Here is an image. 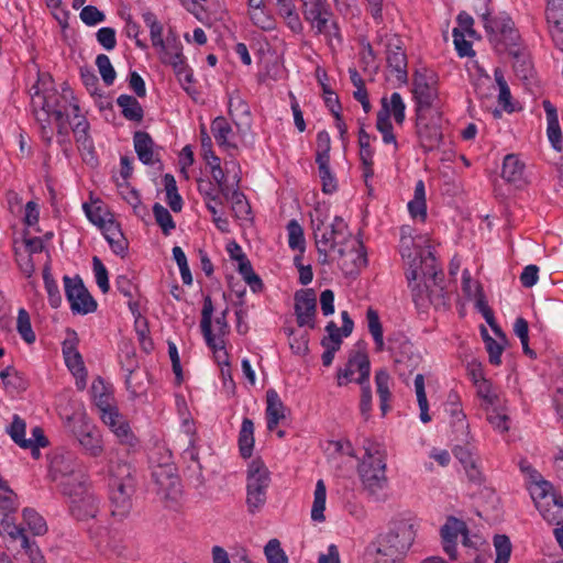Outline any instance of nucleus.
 <instances>
[{
  "mask_svg": "<svg viewBox=\"0 0 563 563\" xmlns=\"http://www.w3.org/2000/svg\"><path fill=\"white\" fill-rule=\"evenodd\" d=\"M365 454L358 464V475L367 495L376 501L385 500L384 490L388 486L386 454L378 443L366 440Z\"/></svg>",
  "mask_w": 563,
  "mask_h": 563,
  "instance_id": "1",
  "label": "nucleus"
},
{
  "mask_svg": "<svg viewBox=\"0 0 563 563\" xmlns=\"http://www.w3.org/2000/svg\"><path fill=\"white\" fill-rule=\"evenodd\" d=\"M34 92L31 96L33 112L37 122H48L53 117L55 120H60L62 115H67L68 109L71 108L73 115L79 117V106L75 102L71 89L64 85L62 91L55 89L41 90L38 82L32 87Z\"/></svg>",
  "mask_w": 563,
  "mask_h": 563,
  "instance_id": "2",
  "label": "nucleus"
},
{
  "mask_svg": "<svg viewBox=\"0 0 563 563\" xmlns=\"http://www.w3.org/2000/svg\"><path fill=\"white\" fill-rule=\"evenodd\" d=\"M111 516L118 520L125 519L132 509V495L135 481L128 464L113 467L110 477Z\"/></svg>",
  "mask_w": 563,
  "mask_h": 563,
  "instance_id": "3",
  "label": "nucleus"
},
{
  "mask_svg": "<svg viewBox=\"0 0 563 563\" xmlns=\"http://www.w3.org/2000/svg\"><path fill=\"white\" fill-rule=\"evenodd\" d=\"M271 481V472L262 460L255 459L249 464L246 471V506L250 514L258 512L266 504Z\"/></svg>",
  "mask_w": 563,
  "mask_h": 563,
  "instance_id": "4",
  "label": "nucleus"
},
{
  "mask_svg": "<svg viewBox=\"0 0 563 563\" xmlns=\"http://www.w3.org/2000/svg\"><path fill=\"white\" fill-rule=\"evenodd\" d=\"M420 276L432 280L433 285L438 288L427 294L428 300L434 307L445 306V295L443 288L437 283V267L435 257L431 251L419 250L415 258L410 262L409 272L407 273L408 280H416Z\"/></svg>",
  "mask_w": 563,
  "mask_h": 563,
  "instance_id": "5",
  "label": "nucleus"
},
{
  "mask_svg": "<svg viewBox=\"0 0 563 563\" xmlns=\"http://www.w3.org/2000/svg\"><path fill=\"white\" fill-rule=\"evenodd\" d=\"M317 251L338 250L351 234L346 222L339 216L330 224L318 217L311 220Z\"/></svg>",
  "mask_w": 563,
  "mask_h": 563,
  "instance_id": "6",
  "label": "nucleus"
},
{
  "mask_svg": "<svg viewBox=\"0 0 563 563\" xmlns=\"http://www.w3.org/2000/svg\"><path fill=\"white\" fill-rule=\"evenodd\" d=\"M377 539L382 541L386 548L406 558L415 542L416 529L409 520H396L390 522L387 531L379 533Z\"/></svg>",
  "mask_w": 563,
  "mask_h": 563,
  "instance_id": "7",
  "label": "nucleus"
},
{
  "mask_svg": "<svg viewBox=\"0 0 563 563\" xmlns=\"http://www.w3.org/2000/svg\"><path fill=\"white\" fill-rule=\"evenodd\" d=\"M155 48L161 62L173 67L180 82L190 84L192 81V73L186 64L183 45L175 34L169 33L163 42V46H156Z\"/></svg>",
  "mask_w": 563,
  "mask_h": 563,
  "instance_id": "8",
  "label": "nucleus"
},
{
  "mask_svg": "<svg viewBox=\"0 0 563 563\" xmlns=\"http://www.w3.org/2000/svg\"><path fill=\"white\" fill-rule=\"evenodd\" d=\"M338 249V254L332 258L345 274H354L367 264L366 252L363 243L350 235Z\"/></svg>",
  "mask_w": 563,
  "mask_h": 563,
  "instance_id": "9",
  "label": "nucleus"
},
{
  "mask_svg": "<svg viewBox=\"0 0 563 563\" xmlns=\"http://www.w3.org/2000/svg\"><path fill=\"white\" fill-rule=\"evenodd\" d=\"M69 483L65 485V496L69 499V510L77 520H89L97 517L100 511L99 499L92 492L85 495L82 486L78 490L70 489Z\"/></svg>",
  "mask_w": 563,
  "mask_h": 563,
  "instance_id": "10",
  "label": "nucleus"
},
{
  "mask_svg": "<svg viewBox=\"0 0 563 563\" xmlns=\"http://www.w3.org/2000/svg\"><path fill=\"white\" fill-rule=\"evenodd\" d=\"M416 115L417 135L421 146L424 151H432L439 147L442 141L439 111L417 112Z\"/></svg>",
  "mask_w": 563,
  "mask_h": 563,
  "instance_id": "11",
  "label": "nucleus"
},
{
  "mask_svg": "<svg viewBox=\"0 0 563 563\" xmlns=\"http://www.w3.org/2000/svg\"><path fill=\"white\" fill-rule=\"evenodd\" d=\"M65 294L74 313L87 314L97 309V302L79 276H64Z\"/></svg>",
  "mask_w": 563,
  "mask_h": 563,
  "instance_id": "12",
  "label": "nucleus"
},
{
  "mask_svg": "<svg viewBox=\"0 0 563 563\" xmlns=\"http://www.w3.org/2000/svg\"><path fill=\"white\" fill-rule=\"evenodd\" d=\"M68 424L73 435L88 455L99 456L102 453L101 435L93 426L81 418H68Z\"/></svg>",
  "mask_w": 563,
  "mask_h": 563,
  "instance_id": "13",
  "label": "nucleus"
},
{
  "mask_svg": "<svg viewBox=\"0 0 563 563\" xmlns=\"http://www.w3.org/2000/svg\"><path fill=\"white\" fill-rule=\"evenodd\" d=\"M212 313L213 303L210 296H207L203 300V307L201 311V332L207 345L213 351L218 364L229 366L228 353L224 349V340L221 336L213 335L212 333Z\"/></svg>",
  "mask_w": 563,
  "mask_h": 563,
  "instance_id": "14",
  "label": "nucleus"
},
{
  "mask_svg": "<svg viewBox=\"0 0 563 563\" xmlns=\"http://www.w3.org/2000/svg\"><path fill=\"white\" fill-rule=\"evenodd\" d=\"M355 371L360 376L355 379L358 385L368 383L371 374V362L364 351H353L344 367L339 368L336 373V382L339 386H345L352 382Z\"/></svg>",
  "mask_w": 563,
  "mask_h": 563,
  "instance_id": "15",
  "label": "nucleus"
},
{
  "mask_svg": "<svg viewBox=\"0 0 563 563\" xmlns=\"http://www.w3.org/2000/svg\"><path fill=\"white\" fill-rule=\"evenodd\" d=\"M412 92L416 100V113L437 110L433 108V102L438 97V92L432 82V76L427 71H416Z\"/></svg>",
  "mask_w": 563,
  "mask_h": 563,
  "instance_id": "16",
  "label": "nucleus"
},
{
  "mask_svg": "<svg viewBox=\"0 0 563 563\" xmlns=\"http://www.w3.org/2000/svg\"><path fill=\"white\" fill-rule=\"evenodd\" d=\"M317 298L313 289H300L295 294V313L299 327L314 328Z\"/></svg>",
  "mask_w": 563,
  "mask_h": 563,
  "instance_id": "17",
  "label": "nucleus"
},
{
  "mask_svg": "<svg viewBox=\"0 0 563 563\" xmlns=\"http://www.w3.org/2000/svg\"><path fill=\"white\" fill-rule=\"evenodd\" d=\"M484 27L493 37L501 36L506 47L517 46L519 35L515 30V24L509 16L490 18L489 13L483 14Z\"/></svg>",
  "mask_w": 563,
  "mask_h": 563,
  "instance_id": "18",
  "label": "nucleus"
},
{
  "mask_svg": "<svg viewBox=\"0 0 563 563\" xmlns=\"http://www.w3.org/2000/svg\"><path fill=\"white\" fill-rule=\"evenodd\" d=\"M386 60L388 68L395 75L396 79L406 84L408 80L407 55L400 45V40L393 36L386 45Z\"/></svg>",
  "mask_w": 563,
  "mask_h": 563,
  "instance_id": "19",
  "label": "nucleus"
},
{
  "mask_svg": "<svg viewBox=\"0 0 563 563\" xmlns=\"http://www.w3.org/2000/svg\"><path fill=\"white\" fill-rule=\"evenodd\" d=\"M198 190L205 197L207 209L212 214L216 227L221 232H229V221L218 210V206L222 205V201L214 184L210 180L198 179Z\"/></svg>",
  "mask_w": 563,
  "mask_h": 563,
  "instance_id": "20",
  "label": "nucleus"
},
{
  "mask_svg": "<svg viewBox=\"0 0 563 563\" xmlns=\"http://www.w3.org/2000/svg\"><path fill=\"white\" fill-rule=\"evenodd\" d=\"M100 419L117 435L120 442L132 445L134 435L124 417L119 412L117 405L99 412Z\"/></svg>",
  "mask_w": 563,
  "mask_h": 563,
  "instance_id": "21",
  "label": "nucleus"
},
{
  "mask_svg": "<svg viewBox=\"0 0 563 563\" xmlns=\"http://www.w3.org/2000/svg\"><path fill=\"white\" fill-rule=\"evenodd\" d=\"M467 531L466 523L456 517H448L445 523L440 530L443 551L449 555L450 560L457 559V538L462 532Z\"/></svg>",
  "mask_w": 563,
  "mask_h": 563,
  "instance_id": "22",
  "label": "nucleus"
},
{
  "mask_svg": "<svg viewBox=\"0 0 563 563\" xmlns=\"http://www.w3.org/2000/svg\"><path fill=\"white\" fill-rule=\"evenodd\" d=\"M15 499V494L0 496V534H7L10 538L21 534L22 529L13 520V514L18 508Z\"/></svg>",
  "mask_w": 563,
  "mask_h": 563,
  "instance_id": "23",
  "label": "nucleus"
},
{
  "mask_svg": "<svg viewBox=\"0 0 563 563\" xmlns=\"http://www.w3.org/2000/svg\"><path fill=\"white\" fill-rule=\"evenodd\" d=\"M78 338L75 331L63 342V354L67 367L75 376H85L86 368L80 353L77 350Z\"/></svg>",
  "mask_w": 563,
  "mask_h": 563,
  "instance_id": "24",
  "label": "nucleus"
},
{
  "mask_svg": "<svg viewBox=\"0 0 563 563\" xmlns=\"http://www.w3.org/2000/svg\"><path fill=\"white\" fill-rule=\"evenodd\" d=\"M364 559L366 563H402L405 560L398 552L386 548L377 538L366 547Z\"/></svg>",
  "mask_w": 563,
  "mask_h": 563,
  "instance_id": "25",
  "label": "nucleus"
},
{
  "mask_svg": "<svg viewBox=\"0 0 563 563\" xmlns=\"http://www.w3.org/2000/svg\"><path fill=\"white\" fill-rule=\"evenodd\" d=\"M543 109L547 115V135L552 145V147L556 152H562L563 150V137L562 131L559 123L558 110L554 104L551 103L550 100L542 101Z\"/></svg>",
  "mask_w": 563,
  "mask_h": 563,
  "instance_id": "26",
  "label": "nucleus"
},
{
  "mask_svg": "<svg viewBox=\"0 0 563 563\" xmlns=\"http://www.w3.org/2000/svg\"><path fill=\"white\" fill-rule=\"evenodd\" d=\"M388 351L391 353L396 365H406V368L411 372L415 367V360L409 355L412 350V344L404 338H388Z\"/></svg>",
  "mask_w": 563,
  "mask_h": 563,
  "instance_id": "27",
  "label": "nucleus"
},
{
  "mask_svg": "<svg viewBox=\"0 0 563 563\" xmlns=\"http://www.w3.org/2000/svg\"><path fill=\"white\" fill-rule=\"evenodd\" d=\"M266 400L267 429L273 431L279 421L285 419L286 407L275 389L267 390Z\"/></svg>",
  "mask_w": 563,
  "mask_h": 563,
  "instance_id": "28",
  "label": "nucleus"
},
{
  "mask_svg": "<svg viewBox=\"0 0 563 563\" xmlns=\"http://www.w3.org/2000/svg\"><path fill=\"white\" fill-rule=\"evenodd\" d=\"M133 142L137 157L143 164L153 165L155 162H158L154 157V141L147 132H135Z\"/></svg>",
  "mask_w": 563,
  "mask_h": 563,
  "instance_id": "29",
  "label": "nucleus"
},
{
  "mask_svg": "<svg viewBox=\"0 0 563 563\" xmlns=\"http://www.w3.org/2000/svg\"><path fill=\"white\" fill-rule=\"evenodd\" d=\"M0 378L4 388L11 394H20L29 387V382L24 374L13 366H7L0 372Z\"/></svg>",
  "mask_w": 563,
  "mask_h": 563,
  "instance_id": "30",
  "label": "nucleus"
},
{
  "mask_svg": "<svg viewBox=\"0 0 563 563\" xmlns=\"http://www.w3.org/2000/svg\"><path fill=\"white\" fill-rule=\"evenodd\" d=\"M317 34H324L328 37L340 38V32L336 22L333 19L331 10H323V13L316 16L314 20H307Z\"/></svg>",
  "mask_w": 563,
  "mask_h": 563,
  "instance_id": "31",
  "label": "nucleus"
},
{
  "mask_svg": "<svg viewBox=\"0 0 563 563\" xmlns=\"http://www.w3.org/2000/svg\"><path fill=\"white\" fill-rule=\"evenodd\" d=\"M229 114L238 129L250 126L251 110L245 100L240 96H233L229 100Z\"/></svg>",
  "mask_w": 563,
  "mask_h": 563,
  "instance_id": "32",
  "label": "nucleus"
},
{
  "mask_svg": "<svg viewBox=\"0 0 563 563\" xmlns=\"http://www.w3.org/2000/svg\"><path fill=\"white\" fill-rule=\"evenodd\" d=\"M91 393L98 411L107 410V408L115 405L112 391L104 384L101 377H97L91 385Z\"/></svg>",
  "mask_w": 563,
  "mask_h": 563,
  "instance_id": "33",
  "label": "nucleus"
},
{
  "mask_svg": "<svg viewBox=\"0 0 563 563\" xmlns=\"http://www.w3.org/2000/svg\"><path fill=\"white\" fill-rule=\"evenodd\" d=\"M211 132L219 146L236 148V145L231 142L233 131L225 118L217 117L211 123Z\"/></svg>",
  "mask_w": 563,
  "mask_h": 563,
  "instance_id": "34",
  "label": "nucleus"
},
{
  "mask_svg": "<svg viewBox=\"0 0 563 563\" xmlns=\"http://www.w3.org/2000/svg\"><path fill=\"white\" fill-rule=\"evenodd\" d=\"M390 382H391L390 375L386 369L382 368L376 372L375 384H376V390H377V394L379 397L380 410H382L383 415H386V412L389 409L388 402L391 397Z\"/></svg>",
  "mask_w": 563,
  "mask_h": 563,
  "instance_id": "35",
  "label": "nucleus"
},
{
  "mask_svg": "<svg viewBox=\"0 0 563 563\" xmlns=\"http://www.w3.org/2000/svg\"><path fill=\"white\" fill-rule=\"evenodd\" d=\"M118 106L121 108L122 115L135 122H141L144 117V111L136 98L130 95H121L117 99Z\"/></svg>",
  "mask_w": 563,
  "mask_h": 563,
  "instance_id": "36",
  "label": "nucleus"
},
{
  "mask_svg": "<svg viewBox=\"0 0 563 563\" xmlns=\"http://www.w3.org/2000/svg\"><path fill=\"white\" fill-rule=\"evenodd\" d=\"M240 453L247 459L253 453L254 448V423L251 419L244 418L239 434Z\"/></svg>",
  "mask_w": 563,
  "mask_h": 563,
  "instance_id": "37",
  "label": "nucleus"
},
{
  "mask_svg": "<svg viewBox=\"0 0 563 563\" xmlns=\"http://www.w3.org/2000/svg\"><path fill=\"white\" fill-rule=\"evenodd\" d=\"M525 165L515 154H508L504 158L501 177L508 183H518L522 179Z\"/></svg>",
  "mask_w": 563,
  "mask_h": 563,
  "instance_id": "38",
  "label": "nucleus"
},
{
  "mask_svg": "<svg viewBox=\"0 0 563 563\" xmlns=\"http://www.w3.org/2000/svg\"><path fill=\"white\" fill-rule=\"evenodd\" d=\"M54 467L60 473V479L75 476L77 472H85L82 464L73 454L55 457Z\"/></svg>",
  "mask_w": 563,
  "mask_h": 563,
  "instance_id": "39",
  "label": "nucleus"
},
{
  "mask_svg": "<svg viewBox=\"0 0 563 563\" xmlns=\"http://www.w3.org/2000/svg\"><path fill=\"white\" fill-rule=\"evenodd\" d=\"M387 110L388 112V119H390V115L394 117L397 124H402L405 121V110L406 104L398 92H393L390 96V99L387 98L382 99V108L380 110Z\"/></svg>",
  "mask_w": 563,
  "mask_h": 563,
  "instance_id": "40",
  "label": "nucleus"
},
{
  "mask_svg": "<svg viewBox=\"0 0 563 563\" xmlns=\"http://www.w3.org/2000/svg\"><path fill=\"white\" fill-rule=\"evenodd\" d=\"M510 54L514 56V70L516 76L525 81L530 82L533 77V66L529 57L519 52V49H511Z\"/></svg>",
  "mask_w": 563,
  "mask_h": 563,
  "instance_id": "41",
  "label": "nucleus"
},
{
  "mask_svg": "<svg viewBox=\"0 0 563 563\" xmlns=\"http://www.w3.org/2000/svg\"><path fill=\"white\" fill-rule=\"evenodd\" d=\"M545 20L548 32L563 29V0H547Z\"/></svg>",
  "mask_w": 563,
  "mask_h": 563,
  "instance_id": "42",
  "label": "nucleus"
},
{
  "mask_svg": "<svg viewBox=\"0 0 563 563\" xmlns=\"http://www.w3.org/2000/svg\"><path fill=\"white\" fill-rule=\"evenodd\" d=\"M366 319L368 324V331L372 334L375 342V350L382 352L385 350V342L383 335V325L379 320V316L375 309L369 307L366 311Z\"/></svg>",
  "mask_w": 563,
  "mask_h": 563,
  "instance_id": "43",
  "label": "nucleus"
},
{
  "mask_svg": "<svg viewBox=\"0 0 563 563\" xmlns=\"http://www.w3.org/2000/svg\"><path fill=\"white\" fill-rule=\"evenodd\" d=\"M529 490L536 507L540 504L551 501V495H555L553 493L552 484L545 481L543 477L531 482L529 485Z\"/></svg>",
  "mask_w": 563,
  "mask_h": 563,
  "instance_id": "44",
  "label": "nucleus"
},
{
  "mask_svg": "<svg viewBox=\"0 0 563 563\" xmlns=\"http://www.w3.org/2000/svg\"><path fill=\"white\" fill-rule=\"evenodd\" d=\"M78 121L73 128V132L75 134L76 142L78 144L79 150L86 151L89 154L92 153L93 144L92 140L88 134L89 123L86 118L79 115Z\"/></svg>",
  "mask_w": 563,
  "mask_h": 563,
  "instance_id": "45",
  "label": "nucleus"
},
{
  "mask_svg": "<svg viewBox=\"0 0 563 563\" xmlns=\"http://www.w3.org/2000/svg\"><path fill=\"white\" fill-rule=\"evenodd\" d=\"M325 498H327V489L324 482L319 479L316 484L313 504L311 508V519L313 521H323L324 520V510H325Z\"/></svg>",
  "mask_w": 563,
  "mask_h": 563,
  "instance_id": "46",
  "label": "nucleus"
},
{
  "mask_svg": "<svg viewBox=\"0 0 563 563\" xmlns=\"http://www.w3.org/2000/svg\"><path fill=\"white\" fill-rule=\"evenodd\" d=\"M537 508L548 522H556L563 511V500L558 495H551V501L540 504Z\"/></svg>",
  "mask_w": 563,
  "mask_h": 563,
  "instance_id": "47",
  "label": "nucleus"
},
{
  "mask_svg": "<svg viewBox=\"0 0 563 563\" xmlns=\"http://www.w3.org/2000/svg\"><path fill=\"white\" fill-rule=\"evenodd\" d=\"M25 421L18 415L13 416L11 424L7 428L11 439L22 449L31 445V439H25Z\"/></svg>",
  "mask_w": 563,
  "mask_h": 563,
  "instance_id": "48",
  "label": "nucleus"
},
{
  "mask_svg": "<svg viewBox=\"0 0 563 563\" xmlns=\"http://www.w3.org/2000/svg\"><path fill=\"white\" fill-rule=\"evenodd\" d=\"M415 390L420 409V420L423 423H427L431 420V417L429 415V404L424 389V376L422 374H418L415 377Z\"/></svg>",
  "mask_w": 563,
  "mask_h": 563,
  "instance_id": "49",
  "label": "nucleus"
},
{
  "mask_svg": "<svg viewBox=\"0 0 563 563\" xmlns=\"http://www.w3.org/2000/svg\"><path fill=\"white\" fill-rule=\"evenodd\" d=\"M23 520L34 536H43L47 532V525L44 518L32 508L23 509Z\"/></svg>",
  "mask_w": 563,
  "mask_h": 563,
  "instance_id": "50",
  "label": "nucleus"
},
{
  "mask_svg": "<svg viewBox=\"0 0 563 563\" xmlns=\"http://www.w3.org/2000/svg\"><path fill=\"white\" fill-rule=\"evenodd\" d=\"M494 76H495L496 85L499 89V95H498L499 104L503 107L504 110H506L508 112H512L514 107L510 102L511 93H510L509 86L504 77V71L500 68H496L494 70Z\"/></svg>",
  "mask_w": 563,
  "mask_h": 563,
  "instance_id": "51",
  "label": "nucleus"
},
{
  "mask_svg": "<svg viewBox=\"0 0 563 563\" xmlns=\"http://www.w3.org/2000/svg\"><path fill=\"white\" fill-rule=\"evenodd\" d=\"M376 129L382 133L383 142L385 144H394L395 150H397L398 144L393 131V124L390 122V119H388V112L386 109L379 110L377 112Z\"/></svg>",
  "mask_w": 563,
  "mask_h": 563,
  "instance_id": "52",
  "label": "nucleus"
},
{
  "mask_svg": "<svg viewBox=\"0 0 563 563\" xmlns=\"http://www.w3.org/2000/svg\"><path fill=\"white\" fill-rule=\"evenodd\" d=\"M145 24L150 29V36L153 47L163 46V25L158 22L156 15L151 11H145L142 14Z\"/></svg>",
  "mask_w": 563,
  "mask_h": 563,
  "instance_id": "53",
  "label": "nucleus"
},
{
  "mask_svg": "<svg viewBox=\"0 0 563 563\" xmlns=\"http://www.w3.org/2000/svg\"><path fill=\"white\" fill-rule=\"evenodd\" d=\"M43 279L45 289L47 291L49 303L53 308H58L62 303V295L57 283L51 274L49 266H45L43 269Z\"/></svg>",
  "mask_w": 563,
  "mask_h": 563,
  "instance_id": "54",
  "label": "nucleus"
},
{
  "mask_svg": "<svg viewBox=\"0 0 563 563\" xmlns=\"http://www.w3.org/2000/svg\"><path fill=\"white\" fill-rule=\"evenodd\" d=\"M493 543L496 551L495 563H508L512 550L509 537L506 534H496Z\"/></svg>",
  "mask_w": 563,
  "mask_h": 563,
  "instance_id": "55",
  "label": "nucleus"
},
{
  "mask_svg": "<svg viewBox=\"0 0 563 563\" xmlns=\"http://www.w3.org/2000/svg\"><path fill=\"white\" fill-rule=\"evenodd\" d=\"M419 250L420 249L415 247V242L410 234V229L401 228L399 252L401 257L408 263L409 266L410 262L412 261V258H415V255H417Z\"/></svg>",
  "mask_w": 563,
  "mask_h": 563,
  "instance_id": "56",
  "label": "nucleus"
},
{
  "mask_svg": "<svg viewBox=\"0 0 563 563\" xmlns=\"http://www.w3.org/2000/svg\"><path fill=\"white\" fill-rule=\"evenodd\" d=\"M288 244L292 250L305 252V236L301 225L296 220H290L287 224Z\"/></svg>",
  "mask_w": 563,
  "mask_h": 563,
  "instance_id": "57",
  "label": "nucleus"
},
{
  "mask_svg": "<svg viewBox=\"0 0 563 563\" xmlns=\"http://www.w3.org/2000/svg\"><path fill=\"white\" fill-rule=\"evenodd\" d=\"M11 539L21 541V548L25 550V553L29 555L31 563H45V559L41 550L35 542L30 541L23 528L21 529V534Z\"/></svg>",
  "mask_w": 563,
  "mask_h": 563,
  "instance_id": "58",
  "label": "nucleus"
},
{
  "mask_svg": "<svg viewBox=\"0 0 563 563\" xmlns=\"http://www.w3.org/2000/svg\"><path fill=\"white\" fill-rule=\"evenodd\" d=\"M153 213L155 217L156 223L161 227L163 233L168 235L172 230L175 229V222L170 212L161 203L156 202L153 206Z\"/></svg>",
  "mask_w": 563,
  "mask_h": 563,
  "instance_id": "59",
  "label": "nucleus"
},
{
  "mask_svg": "<svg viewBox=\"0 0 563 563\" xmlns=\"http://www.w3.org/2000/svg\"><path fill=\"white\" fill-rule=\"evenodd\" d=\"M16 330L26 343L31 344L35 341V333L32 330L30 316L23 308L18 312Z\"/></svg>",
  "mask_w": 563,
  "mask_h": 563,
  "instance_id": "60",
  "label": "nucleus"
},
{
  "mask_svg": "<svg viewBox=\"0 0 563 563\" xmlns=\"http://www.w3.org/2000/svg\"><path fill=\"white\" fill-rule=\"evenodd\" d=\"M318 164L319 177L324 194H333L338 186L334 175L330 170V162H316Z\"/></svg>",
  "mask_w": 563,
  "mask_h": 563,
  "instance_id": "61",
  "label": "nucleus"
},
{
  "mask_svg": "<svg viewBox=\"0 0 563 563\" xmlns=\"http://www.w3.org/2000/svg\"><path fill=\"white\" fill-rule=\"evenodd\" d=\"M96 65L99 74L107 86H111L115 79V70L106 54H99L96 58Z\"/></svg>",
  "mask_w": 563,
  "mask_h": 563,
  "instance_id": "62",
  "label": "nucleus"
},
{
  "mask_svg": "<svg viewBox=\"0 0 563 563\" xmlns=\"http://www.w3.org/2000/svg\"><path fill=\"white\" fill-rule=\"evenodd\" d=\"M268 563H288V558L277 539H271L264 548Z\"/></svg>",
  "mask_w": 563,
  "mask_h": 563,
  "instance_id": "63",
  "label": "nucleus"
},
{
  "mask_svg": "<svg viewBox=\"0 0 563 563\" xmlns=\"http://www.w3.org/2000/svg\"><path fill=\"white\" fill-rule=\"evenodd\" d=\"M232 201V210L238 218H245L250 213V205L245 196L239 190L230 191L229 198Z\"/></svg>",
  "mask_w": 563,
  "mask_h": 563,
  "instance_id": "64",
  "label": "nucleus"
}]
</instances>
